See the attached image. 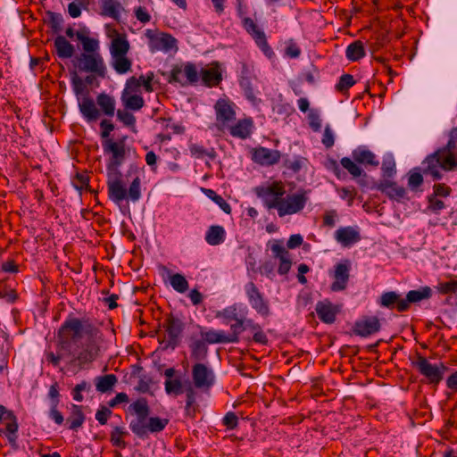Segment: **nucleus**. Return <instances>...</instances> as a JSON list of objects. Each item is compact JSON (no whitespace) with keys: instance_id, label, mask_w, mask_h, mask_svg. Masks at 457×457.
Instances as JSON below:
<instances>
[{"instance_id":"1","label":"nucleus","mask_w":457,"mask_h":457,"mask_svg":"<svg viewBox=\"0 0 457 457\" xmlns=\"http://www.w3.org/2000/svg\"><path fill=\"white\" fill-rule=\"evenodd\" d=\"M102 341V332L89 320H81L70 313L57 332L58 354L50 352L46 360L57 367L62 359L71 358V364L82 368L96 359Z\"/></svg>"},{"instance_id":"2","label":"nucleus","mask_w":457,"mask_h":457,"mask_svg":"<svg viewBox=\"0 0 457 457\" xmlns=\"http://www.w3.org/2000/svg\"><path fill=\"white\" fill-rule=\"evenodd\" d=\"M102 146L105 154H111L106 163L108 195L112 202L119 204L127 196L120 170L126 159L125 143L123 140L105 139L103 140Z\"/></svg>"},{"instance_id":"3","label":"nucleus","mask_w":457,"mask_h":457,"mask_svg":"<svg viewBox=\"0 0 457 457\" xmlns=\"http://www.w3.org/2000/svg\"><path fill=\"white\" fill-rule=\"evenodd\" d=\"M448 136L449 138L445 145L429 154L423 160L424 172L434 181L443 179L442 171H450L457 168V160L454 154L457 144V128H453Z\"/></svg>"},{"instance_id":"4","label":"nucleus","mask_w":457,"mask_h":457,"mask_svg":"<svg viewBox=\"0 0 457 457\" xmlns=\"http://www.w3.org/2000/svg\"><path fill=\"white\" fill-rule=\"evenodd\" d=\"M192 382L186 381V415L191 418L195 416L197 411L196 391L208 392L215 384V374L212 369L202 362H196L192 366Z\"/></svg>"},{"instance_id":"5","label":"nucleus","mask_w":457,"mask_h":457,"mask_svg":"<svg viewBox=\"0 0 457 457\" xmlns=\"http://www.w3.org/2000/svg\"><path fill=\"white\" fill-rule=\"evenodd\" d=\"M131 413L136 414V419L129 423V428L140 439L148 437V432L159 433L162 431L169 423L168 419L160 417H148L150 407L145 398L140 397L132 403L129 407Z\"/></svg>"},{"instance_id":"6","label":"nucleus","mask_w":457,"mask_h":457,"mask_svg":"<svg viewBox=\"0 0 457 457\" xmlns=\"http://www.w3.org/2000/svg\"><path fill=\"white\" fill-rule=\"evenodd\" d=\"M254 193L262 200L267 209H275L278 211L286 195V188L281 181H273L254 187Z\"/></svg>"},{"instance_id":"7","label":"nucleus","mask_w":457,"mask_h":457,"mask_svg":"<svg viewBox=\"0 0 457 457\" xmlns=\"http://www.w3.org/2000/svg\"><path fill=\"white\" fill-rule=\"evenodd\" d=\"M167 80L170 84L178 83L181 87L196 86L199 82L196 64L187 62L174 65L169 72Z\"/></svg>"},{"instance_id":"8","label":"nucleus","mask_w":457,"mask_h":457,"mask_svg":"<svg viewBox=\"0 0 457 457\" xmlns=\"http://www.w3.org/2000/svg\"><path fill=\"white\" fill-rule=\"evenodd\" d=\"M411 365L427 379V383L432 386H437L443 380L445 372L448 370L443 362L439 364L430 363L420 353H417L416 360L411 362Z\"/></svg>"},{"instance_id":"9","label":"nucleus","mask_w":457,"mask_h":457,"mask_svg":"<svg viewBox=\"0 0 457 457\" xmlns=\"http://www.w3.org/2000/svg\"><path fill=\"white\" fill-rule=\"evenodd\" d=\"M308 199V191L303 188L295 194L287 195L283 198L281 205L278 208V216L284 217L300 212L304 209Z\"/></svg>"},{"instance_id":"10","label":"nucleus","mask_w":457,"mask_h":457,"mask_svg":"<svg viewBox=\"0 0 457 457\" xmlns=\"http://www.w3.org/2000/svg\"><path fill=\"white\" fill-rule=\"evenodd\" d=\"M245 292L248 303L253 310L263 318L270 315V307L269 300L260 291L257 286L250 281L245 285Z\"/></svg>"},{"instance_id":"11","label":"nucleus","mask_w":457,"mask_h":457,"mask_svg":"<svg viewBox=\"0 0 457 457\" xmlns=\"http://www.w3.org/2000/svg\"><path fill=\"white\" fill-rule=\"evenodd\" d=\"M166 333V338L163 340L164 348L175 349L179 346L183 330L185 328L184 322L177 316L170 313L163 323Z\"/></svg>"},{"instance_id":"12","label":"nucleus","mask_w":457,"mask_h":457,"mask_svg":"<svg viewBox=\"0 0 457 457\" xmlns=\"http://www.w3.org/2000/svg\"><path fill=\"white\" fill-rule=\"evenodd\" d=\"M139 86L140 83L135 77H131L127 80L126 87L121 94V101L129 110L138 111L145 104V100L140 95H131L129 93V90L135 91Z\"/></svg>"},{"instance_id":"13","label":"nucleus","mask_w":457,"mask_h":457,"mask_svg":"<svg viewBox=\"0 0 457 457\" xmlns=\"http://www.w3.org/2000/svg\"><path fill=\"white\" fill-rule=\"evenodd\" d=\"M236 104L228 97L219 98L214 104L216 121L221 126L236 120Z\"/></svg>"},{"instance_id":"14","label":"nucleus","mask_w":457,"mask_h":457,"mask_svg":"<svg viewBox=\"0 0 457 457\" xmlns=\"http://www.w3.org/2000/svg\"><path fill=\"white\" fill-rule=\"evenodd\" d=\"M381 328V324L376 316H364L362 319L354 322L353 327V333L361 337H367L378 332Z\"/></svg>"},{"instance_id":"15","label":"nucleus","mask_w":457,"mask_h":457,"mask_svg":"<svg viewBox=\"0 0 457 457\" xmlns=\"http://www.w3.org/2000/svg\"><path fill=\"white\" fill-rule=\"evenodd\" d=\"M199 72V79L206 87H217L222 81V71L219 62H212L208 69L201 68Z\"/></svg>"},{"instance_id":"16","label":"nucleus","mask_w":457,"mask_h":457,"mask_svg":"<svg viewBox=\"0 0 457 457\" xmlns=\"http://www.w3.org/2000/svg\"><path fill=\"white\" fill-rule=\"evenodd\" d=\"M104 59H71L72 70L80 72H93L100 77L105 75V65Z\"/></svg>"},{"instance_id":"17","label":"nucleus","mask_w":457,"mask_h":457,"mask_svg":"<svg viewBox=\"0 0 457 457\" xmlns=\"http://www.w3.org/2000/svg\"><path fill=\"white\" fill-rule=\"evenodd\" d=\"M371 189H377L386 195L391 200L401 202L406 196V190L403 187H400L396 182L390 180H382L379 183H373Z\"/></svg>"},{"instance_id":"18","label":"nucleus","mask_w":457,"mask_h":457,"mask_svg":"<svg viewBox=\"0 0 457 457\" xmlns=\"http://www.w3.org/2000/svg\"><path fill=\"white\" fill-rule=\"evenodd\" d=\"M281 154L278 150H272L259 146L253 149L252 160L262 166H271L278 163Z\"/></svg>"},{"instance_id":"19","label":"nucleus","mask_w":457,"mask_h":457,"mask_svg":"<svg viewBox=\"0 0 457 457\" xmlns=\"http://www.w3.org/2000/svg\"><path fill=\"white\" fill-rule=\"evenodd\" d=\"M350 264L348 261L339 262L335 266L334 281L330 286L333 292L343 291L346 288L350 277Z\"/></svg>"},{"instance_id":"20","label":"nucleus","mask_w":457,"mask_h":457,"mask_svg":"<svg viewBox=\"0 0 457 457\" xmlns=\"http://www.w3.org/2000/svg\"><path fill=\"white\" fill-rule=\"evenodd\" d=\"M432 296V289L428 286L421 287L417 290H411L406 294L404 301L399 303V309L408 311L411 303H417Z\"/></svg>"},{"instance_id":"21","label":"nucleus","mask_w":457,"mask_h":457,"mask_svg":"<svg viewBox=\"0 0 457 457\" xmlns=\"http://www.w3.org/2000/svg\"><path fill=\"white\" fill-rule=\"evenodd\" d=\"M253 128V120L248 117L238 120L235 125L229 127L228 130L233 137L245 140L251 137Z\"/></svg>"},{"instance_id":"22","label":"nucleus","mask_w":457,"mask_h":457,"mask_svg":"<svg viewBox=\"0 0 457 457\" xmlns=\"http://www.w3.org/2000/svg\"><path fill=\"white\" fill-rule=\"evenodd\" d=\"M79 112L87 122L96 121L101 113L97 109L94 100L89 96H84L81 100L79 98Z\"/></svg>"},{"instance_id":"23","label":"nucleus","mask_w":457,"mask_h":457,"mask_svg":"<svg viewBox=\"0 0 457 457\" xmlns=\"http://www.w3.org/2000/svg\"><path fill=\"white\" fill-rule=\"evenodd\" d=\"M352 157L359 164L378 167L379 161L376 155L365 145H360L352 152Z\"/></svg>"},{"instance_id":"24","label":"nucleus","mask_w":457,"mask_h":457,"mask_svg":"<svg viewBox=\"0 0 457 457\" xmlns=\"http://www.w3.org/2000/svg\"><path fill=\"white\" fill-rule=\"evenodd\" d=\"M336 240L343 246H350L361 240L360 233L353 227L339 228L335 233Z\"/></svg>"},{"instance_id":"25","label":"nucleus","mask_w":457,"mask_h":457,"mask_svg":"<svg viewBox=\"0 0 457 457\" xmlns=\"http://www.w3.org/2000/svg\"><path fill=\"white\" fill-rule=\"evenodd\" d=\"M315 311L319 319L326 323L332 324L335 322L337 310L329 301H320L317 303Z\"/></svg>"},{"instance_id":"26","label":"nucleus","mask_w":457,"mask_h":457,"mask_svg":"<svg viewBox=\"0 0 457 457\" xmlns=\"http://www.w3.org/2000/svg\"><path fill=\"white\" fill-rule=\"evenodd\" d=\"M401 301H404L401 295L395 291H387L384 292L378 300V304L382 307L393 309L395 308L399 312H404L405 311H402L399 309V303Z\"/></svg>"},{"instance_id":"27","label":"nucleus","mask_w":457,"mask_h":457,"mask_svg":"<svg viewBox=\"0 0 457 457\" xmlns=\"http://www.w3.org/2000/svg\"><path fill=\"white\" fill-rule=\"evenodd\" d=\"M189 348L192 359L199 362L206 359L208 355V346L202 339H195L191 337Z\"/></svg>"},{"instance_id":"28","label":"nucleus","mask_w":457,"mask_h":457,"mask_svg":"<svg viewBox=\"0 0 457 457\" xmlns=\"http://www.w3.org/2000/svg\"><path fill=\"white\" fill-rule=\"evenodd\" d=\"M85 419L86 417L82 411V406L72 404L71 414L67 419L69 429L77 431L78 428L82 427Z\"/></svg>"},{"instance_id":"29","label":"nucleus","mask_w":457,"mask_h":457,"mask_svg":"<svg viewBox=\"0 0 457 457\" xmlns=\"http://www.w3.org/2000/svg\"><path fill=\"white\" fill-rule=\"evenodd\" d=\"M226 237V232L222 226L212 225L211 226L205 234V241L210 245H218L224 242Z\"/></svg>"},{"instance_id":"30","label":"nucleus","mask_w":457,"mask_h":457,"mask_svg":"<svg viewBox=\"0 0 457 457\" xmlns=\"http://www.w3.org/2000/svg\"><path fill=\"white\" fill-rule=\"evenodd\" d=\"M96 103L104 115L109 117H112L114 115L115 100L112 96L106 93H100L96 96Z\"/></svg>"},{"instance_id":"31","label":"nucleus","mask_w":457,"mask_h":457,"mask_svg":"<svg viewBox=\"0 0 457 457\" xmlns=\"http://www.w3.org/2000/svg\"><path fill=\"white\" fill-rule=\"evenodd\" d=\"M424 168L425 167L422 162L420 167H415L410 170L408 177V187L411 190L417 191L418 188L423 184V175H426L424 172Z\"/></svg>"},{"instance_id":"32","label":"nucleus","mask_w":457,"mask_h":457,"mask_svg":"<svg viewBox=\"0 0 457 457\" xmlns=\"http://www.w3.org/2000/svg\"><path fill=\"white\" fill-rule=\"evenodd\" d=\"M200 336L202 340L205 342V344H228L227 339L225 337V332L223 330H201Z\"/></svg>"},{"instance_id":"33","label":"nucleus","mask_w":457,"mask_h":457,"mask_svg":"<svg viewBox=\"0 0 457 457\" xmlns=\"http://www.w3.org/2000/svg\"><path fill=\"white\" fill-rule=\"evenodd\" d=\"M255 80L238 79L239 86L244 92L245 97L254 106L259 105L262 102L255 95L253 82Z\"/></svg>"},{"instance_id":"34","label":"nucleus","mask_w":457,"mask_h":457,"mask_svg":"<svg viewBox=\"0 0 457 457\" xmlns=\"http://www.w3.org/2000/svg\"><path fill=\"white\" fill-rule=\"evenodd\" d=\"M96 381V390L100 393H107L112 389L118 382V378L114 374H107L97 377Z\"/></svg>"},{"instance_id":"35","label":"nucleus","mask_w":457,"mask_h":457,"mask_svg":"<svg viewBox=\"0 0 457 457\" xmlns=\"http://www.w3.org/2000/svg\"><path fill=\"white\" fill-rule=\"evenodd\" d=\"M129 48V44L124 37L118 36L112 41L111 53L113 57H124Z\"/></svg>"},{"instance_id":"36","label":"nucleus","mask_w":457,"mask_h":457,"mask_svg":"<svg viewBox=\"0 0 457 457\" xmlns=\"http://www.w3.org/2000/svg\"><path fill=\"white\" fill-rule=\"evenodd\" d=\"M235 323L230 325V333L226 334L225 337L227 339L228 344L229 343H238L240 334L245 330L246 327L245 326V321L241 318H237L234 320Z\"/></svg>"},{"instance_id":"37","label":"nucleus","mask_w":457,"mask_h":457,"mask_svg":"<svg viewBox=\"0 0 457 457\" xmlns=\"http://www.w3.org/2000/svg\"><path fill=\"white\" fill-rule=\"evenodd\" d=\"M54 46L60 57H71L74 52L73 46L62 36L55 38Z\"/></svg>"},{"instance_id":"38","label":"nucleus","mask_w":457,"mask_h":457,"mask_svg":"<svg viewBox=\"0 0 457 457\" xmlns=\"http://www.w3.org/2000/svg\"><path fill=\"white\" fill-rule=\"evenodd\" d=\"M164 386L165 392L168 395H179L182 393H185V385L179 377L171 379H166Z\"/></svg>"},{"instance_id":"39","label":"nucleus","mask_w":457,"mask_h":457,"mask_svg":"<svg viewBox=\"0 0 457 457\" xmlns=\"http://www.w3.org/2000/svg\"><path fill=\"white\" fill-rule=\"evenodd\" d=\"M128 435V432L122 427L116 426L113 428L110 435V441L113 446L124 449L127 446L123 437Z\"/></svg>"},{"instance_id":"40","label":"nucleus","mask_w":457,"mask_h":457,"mask_svg":"<svg viewBox=\"0 0 457 457\" xmlns=\"http://www.w3.org/2000/svg\"><path fill=\"white\" fill-rule=\"evenodd\" d=\"M203 191L205 195L212 199L215 204H217L225 213H231L232 209L230 204L221 195H218L212 189L204 188Z\"/></svg>"},{"instance_id":"41","label":"nucleus","mask_w":457,"mask_h":457,"mask_svg":"<svg viewBox=\"0 0 457 457\" xmlns=\"http://www.w3.org/2000/svg\"><path fill=\"white\" fill-rule=\"evenodd\" d=\"M189 151L192 156L202 159L204 156H208L211 160H214L217 156L216 151L214 148L205 149L203 145L193 144L189 146Z\"/></svg>"},{"instance_id":"42","label":"nucleus","mask_w":457,"mask_h":457,"mask_svg":"<svg viewBox=\"0 0 457 457\" xmlns=\"http://www.w3.org/2000/svg\"><path fill=\"white\" fill-rule=\"evenodd\" d=\"M77 38L81 42L83 50L88 54H94L98 47V41L87 37L83 31L76 33Z\"/></svg>"},{"instance_id":"43","label":"nucleus","mask_w":457,"mask_h":457,"mask_svg":"<svg viewBox=\"0 0 457 457\" xmlns=\"http://www.w3.org/2000/svg\"><path fill=\"white\" fill-rule=\"evenodd\" d=\"M215 317L222 319L223 323L228 325L238 318L237 305L233 304L217 312Z\"/></svg>"},{"instance_id":"44","label":"nucleus","mask_w":457,"mask_h":457,"mask_svg":"<svg viewBox=\"0 0 457 457\" xmlns=\"http://www.w3.org/2000/svg\"><path fill=\"white\" fill-rule=\"evenodd\" d=\"M381 170L384 178H392L396 173L395 162L392 154L383 158Z\"/></svg>"},{"instance_id":"45","label":"nucleus","mask_w":457,"mask_h":457,"mask_svg":"<svg viewBox=\"0 0 457 457\" xmlns=\"http://www.w3.org/2000/svg\"><path fill=\"white\" fill-rule=\"evenodd\" d=\"M126 191L127 196L125 199L129 198L132 202H137L141 198V179L138 176L132 180L129 189H126Z\"/></svg>"},{"instance_id":"46","label":"nucleus","mask_w":457,"mask_h":457,"mask_svg":"<svg viewBox=\"0 0 457 457\" xmlns=\"http://www.w3.org/2000/svg\"><path fill=\"white\" fill-rule=\"evenodd\" d=\"M170 282L172 288L179 293H185L189 287L186 278L179 273L170 276Z\"/></svg>"},{"instance_id":"47","label":"nucleus","mask_w":457,"mask_h":457,"mask_svg":"<svg viewBox=\"0 0 457 457\" xmlns=\"http://www.w3.org/2000/svg\"><path fill=\"white\" fill-rule=\"evenodd\" d=\"M72 184L74 187L80 193L82 190L90 191L89 176L86 171L77 172L73 179Z\"/></svg>"},{"instance_id":"48","label":"nucleus","mask_w":457,"mask_h":457,"mask_svg":"<svg viewBox=\"0 0 457 457\" xmlns=\"http://www.w3.org/2000/svg\"><path fill=\"white\" fill-rule=\"evenodd\" d=\"M436 291L442 295H454L457 294V279L439 282L436 287Z\"/></svg>"},{"instance_id":"49","label":"nucleus","mask_w":457,"mask_h":457,"mask_svg":"<svg viewBox=\"0 0 457 457\" xmlns=\"http://www.w3.org/2000/svg\"><path fill=\"white\" fill-rule=\"evenodd\" d=\"M341 165L345 169L353 178L361 176L362 169L357 164L354 160L349 157H343L340 161Z\"/></svg>"},{"instance_id":"50","label":"nucleus","mask_w":457,"mask_h":457,"mask_svg":"<svg viewBox=\"0 0 457 457\" xmlns=\"http://www.w3.org/2000/svg\"><path fill=\"white\" fill-rule=\"evenodd\" d=\"M70 74H71V84H72V87H73V91H74L75 95L78 96L83 94L84 91L86 90L87 87H86V84L84 83V81L82 80V79L78 75L77 71L71 70Z\"/></svg>"},{"instance_id":"51","label":"nucleus","mask_w":457,"mask_h":457,"mask_svg":"<svg viewBox=\"0 0 457 457\" xmlns=\"http://www.w3.org/2000/svg\"><path fill=\"white\" fill-rule=\"evenodd\" d=\"M355 84V80L351 74H344L340 77L338 82L336 84L335 87L337 92L343 93L347 91L350 87H352Z\"/></svg>"},{"instance_id":"52","label":"nucleus","mask_w":457,"mask_h":457,"mask_svg":"<svg viewBox=\"0 0 457 457\" xmlns=\"http://www.w3.org/2000/svg\"><path fill=\"white\" fill-rule=\"evenodd\" d=\"M112 65L117 73L124 74L130 71L132 62L130 59H113Z\"/></svg>"},{"instance_id":"53","label":"nucleus","mask_w":457,"mask_h":457,"mask_svg":"<svg viewBox=\"0 0 457 457\" xmlns=\"http://www.w3.org/2000/svg\"><path fill=\"white\" fill-rule=\"evenodd\" d=\"M240 65L239 79L257 80V76L254 74L253 66L252 64L242 62Z\"/></svg>"},{"instance_id":"54","label":"nucleus","mask_w":457,"mask_h":457,"mask_svg":"<svg viewBox=\"0 0 457 457\" xmlns=\"http://www.w3.org/2000/svg\"><path fill=\"white\" fill-rule=\"evenodd\" d=\"M117 118L127 127L133 128L136 124V118L135 116L126 111V110H120L119 109L116 112Z\"/></svg>"},{"instance_id":"55","label":"nucleus","mask_w":457,"mask_h":457,"mask_svg":"<svg viewBox=\"0 0 457 457\" xmlns=\"http://www.w3.org/2000/svg\"><path fill=\"white\" fill-rule=\"evenodd\" d=\"M104 15H107L112 18L118 17L117 4L113 0H102Z\"/></svg>"},{"instance_id":"56","label":"nucleus","mask_w":457,"mask_h":457,"mask_svg":"<svg viewBox=\"0 0 457 457\" xmlns=\"http://www.w3.org/2000/svg\"><path fill=\"white\" fill-rule=\"evenodd\" d=\"M6 431H7V438H8V441L9 443L11 444V445L12 447H16L17 445H16V441H17V431H18V422L17 420L16 421H13V422H7L6 424V428H5Z\"/></svg>"},{"instance_id":"57","label":"nucleus","mask_w":457,"mask_h":457,"mask_svg":"<svg viewBox=\"0 0 457 457\" xmlns=\"http://www.w3.org/2000/svg\"><path fill=\"white\" fill-rule=\"evenodd\" d=\"M364 55V48L361 41L351 44L346 50V57H361Z\"/></svg>"},{"instance_id":"58","label":"nucleus","mask_w":457,"mask_h":457,"mask_svg":"<svg viewBox=\"0 0 457 457\" xmlns=\"http://www.w3.org/2000/svg\"><path fill=\"white\" fill-rule=\"evenodd\" d=\"M428 208L434 213H439L440 211L445 208V204L442 200L437 199V196H434L433 195H428Z\"/></svg>"},{"instance_id":"59","label":"nucleus","mask_w":457,"mask_h":457,"mask_svg":"<svg viewBox=\"0 0 457 457\" xmlns=\"http://www.w3.org/2000/svg\"><path fill=\"white\" fill-rule=\"evenodd\" d=\"M256 43L263 49L264 54L270 55L271 53L266 41L265 35L259 29L253 32Z\"/></svg>"},{"instance_id":"60","label":"nucleus","mask_w":457,"mask_h":457,"mask_svg":"<svg viewBox=\"0 0 457 457\" xmlns=\"http://www.w3.org/2000/svg\"><path fill=\"white\" fill-rule=\"evenodd\" d=\"M452 188L445 183H436L433 186V195L440 197H447L451 195Z\"/></svg>"},{"instance_id":"61","label":"nucleus","mask_w":457,"mask_h":457,"mask_svg":"<svg viewBox=\"0 0 457 457\" xmlns=\"http://www.w3.org/2000/svg\"><path fill=\"white\" fill-rule=\"evenodd\" d=\"M112 411L110 407H106L104 405H101L100 408L96 411V420L101 424L105 425L108 421V419L112 415Z\"/></svg>"},{"instance_id":"62","label":"nucleus","mask_w":457,"mask_h":457,"mask_svg":"<svg viewBox=\"0 0 457 457\" xmlns=\"http://www.w3.org/2000/svg\"><path fill=\"white\" fill-rule=\"evenodd\" d=\"M284 166L292 170L294 173H297L301 170L303 166V158L302 157H296L294 160H291L289 158H287L284 161Z\"/></svg>"},{"instance_id":"63","label":"nucleus","mask_w":457,"mask_h":457,"mask_svg":"<svg viewBox=\"0 0 457 457\" xmlns=\"http://www.w3.org/2000/svg\"><path fill=\"white\" fill-rule=\"evenodd\" d=\"M222 423L228 429H235L238 425V418L235 412L228 411L224 416Z\"/></svg>"},{"instance_id":"64","label":"nucleus","mask_w":457,"mask_h":457,"mask_svg":"<svg viewBox=\"0 0 457 457\" xmlns=\"http://www.w3.org/2000/svg\"><path fill=\"white\" fill-rule=\"evenodd\" d=\"M158 40L162 46L166 50L173 49L176 47V39L169 34H161Z\"/></svg>"}]
</instances>
